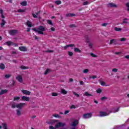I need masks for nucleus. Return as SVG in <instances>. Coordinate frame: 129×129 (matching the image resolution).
Wrapping results in <instances>:
<instances>
[{"instance_id":"nucleus-9","label":"nucleus","mask_w":129,"mask_h":129,"mask_svg":"<svg viewBox=\"0 0 129 129\" xmlns=\"http://www.w3.org/2000/svg\"><path fill=\"white\" fill-rule=\"evenodd\" d=\"M21 92L26 95H30L31 94V92L26 90H21Z\"/></svg>"},{"instance_id":"nucleus-27","label":"nucleus","mask_w":129,"mask_h":129,"mask_svg":"<svg viewBox=\"0 0 129 129\" xmlns=\"http://www.w3.org/2000/svg\"><path fill=\"white\" fill-rule=\"evenodd\" d=\"M100 83L102 86H107V85H106V83L103 81H100Z\"/></svg>"},{"instance_id":"nucleus-30","label":"nucleus","mask_w":129,"mask_h":129,"mask_svg":"<svg viewBox=\"0 0 129 129\" xmlns=\"http://www.w3.org/2000/svg\"><path fill=\"white\" fill-rule=\"evenodd\" d=\"M51 72V70L49 69H47L45 73H44V75H47V74H48L49 73V72Z\"/></svg>"},{"instance_id":"nucleus-64","label":"nucleus","mask_w":129,"mask_h":129,"mask_svg":"<svg viewBox=\"0 0 129 129\" xmlns=\"http://www.w3.org/2000/svg\"><path fill=\"white\" fill-rule=\"evenodd\" d=\"M51 31H52V32H54L55 31V28L54 27H51L50 29Z\"/></svg>"},{"instance_id":"nucleus-40","label":"nucleus","mask_w":129,"mask_h":129,"mask_svg":"<svg viewBox=\"0 0 129 129\" xmlns=\"http://www.w3.org/2000/svg\"><path fill=\"white\" fill-rule=\"evenodd\" d=\"M52 116H54V117H58V118H60V115L58 114H54L52 115Z\"/></svg>"},{"instance_id":"nucleus-62","label":"nucleus","mask_w":129,"mask_h":129,"mask_svg":"<svg viewBox=\"0 0 129 129\" xmlns=\"http://www.w3.org/2000/svg\"><path fill=\"white\" fill-rule=\"evenodd\" d=\"M102 27H106L107 26V23H103L102 24Z\"/></svg>"},{"instance_id":"nucleus-38","label":"nucleus","mask_w":129,"mask_h":129,"mask_svg":"<svg viewBox=\"0 0 129 129\" xmlns=\"http://www.w3.org/2000/svg\"><path fill=\"white\" fill-rule=\"evenodd\" d=\"M73 94L75 95L77 97H79L80 96V95L76 93V92H73Z\"/></svg>"},{"instance_id":"nucleus-7","label":"nucleus","mask_w":129,"mask_h":129,"mask_svg":"<svg viewBox=\"0 0 129 129\" xmlns=\"http://www.w3.org/2000/svg\"><path fill=\"white\" fill-rule=\"evenodd\" d=\"M117 39H111L109 45H112V44H114V45H117Z\"/></svg>"},{"instance_id":"nucleus-35","label":"nucleus","mask_w":129,"mask_h":129,"mask_svg":"<svg viewBox=\"0 0 129 129\" xmlns=\"http://www.w3.org/2000/svg\"><path fill=\"white\" fill-rule=\"evenodd\" d=\"M55 4H56V5H61V4H62V2L60 1H55Z\"/></svg>"},{"instance_id":"nucleus-34","label":"nucleus","mask_w":129,"mask_h":129,"mask_svg":"<svg viewBox=\"0 0 129 129\" xmlns=\"http://www.w3.org/2000/svg\"><path fill=\"white\" fill-rule=\"evenodd\" d=\"M47 23H48L49 25H50V26H53V22L50 20H47Z\"/></svg>"},{"instance_id":"nucleus-13","label":"nucleus","mask_w":129,"mask_h":129,"mask_svg":"<svg viewBox=\"0 0 129 129\" xmlns=\"http://www.w3.org/2000/svg\"><path fill=\"white\" fill-rule=\"evenodd\" d=\"M108 7L110 8H117V6L113 3H109L108 4Z\"/></svg>"},{"instance_id":"nucleus-39","label":"nucleus","mask_w":129,"mask_h":129,"mask_svg":"<svg viewBox=\"0 0 129 129\" xmlns=\"http://www.w3.org/2000/svg\"><path fill=\"white\" fill-rule=\"evenodd\" d=\"M52 96H58V93H55V92H52L51 93Z\"/></svg>"},{"instance_id":"nucleus-56","label":"nucleus","mask_w":129,"mask_h":129,"mask_svg":"<svg viewBox=\"0 0 129 129\" xmlns=\"http://www.w3.org/2000/svg\"><path fill=\"white\" fill-rule=\"evenodd\" d=\"M15 84H16V81H15L14 80H12V86H14V85H15Z\"/></svg>"},{"instance_id":"nucleus-49","label":"nucleus","mask_w":129,"mask_h":129,"mask_svg":"<svg viewBox=\"0 0 129 129\" xmlns=\"http://www.w3.org/2000/svg\"><path fill=\"white\" fill-rule=\"evenodd\" d=\"M67 46H68V48H69V47H75V45L74 44L67 45Z\"/></svg>"},{"instance_id":"nucleus-16","label":"nucleus","mask_w":129,"mask_h":129,"mask_svg":"<svg viewBox=\"0 0 129 129\" xmlns=\"http://www.w3.org/2000/svg\"><path fill=\"white\" fill-rule=\"evenodd\" d=\"M41 13V11H38L37 13H36V15L34 13H32V17L34 18L35 19H37L38 18V15H39V14Z\"/></svg>"},{"instance_id":"nucleus-29","label":"nucleus","mask_w":129,"mask_h":129,"mask_svg":"<svg viewBox=\"0 0 129 129\" xmlns=\"http://www.w3.org/2000/svg\"><path fill=\"white\" fill-rule=\"evenodd\" d=\"M67 91L65 90L64 89H61V93L62 94H67Z\"/></svg>"},{"instance_id":"nucleus-20","label":"nucleus","mask_w":129,"mask_h":129,"mask_svg":"<svg viewBox=\"0 0 129 129\" xmlns=\"http://www.w3.org/2000/svg\"><path fill=\"white\" fill-rule=\"evenodd\" d=\"M74 52H76L77 53H81V50H80L78 48L75 47L74 48Z\"/></svg>"},{"instance_id":"nucleus-5","label":"nucleus","mask_w":129,"mask_h":129,"mask_svg":"<svg viewBox=\"0 0 129 129\" xmlns=\"http://www.w3.org/2000/svg\"><path fill=\"white\" fill-rule=\"evenodd\" d=\"M79 124V120H74L71 123V126H73V127H76L77 125Z\"/></svg>"},{"instance_id":"nucleus-46","label":"nucleus","mask_w":129,"mask_h":129,"mask_svg":"<svg viewBox=\"0 0 129 129\" xmlns=\"http://www.w3.org/2000/svg\"><path fill=\"white\" fill-rule=\"evenodd\" d=\"M86 42L88 43H90V41H89V38H88V37H86Z\"/></svg>"},{"instance_id":"nucleus-58","label":"nucleus","mask_w":129,"mask_h":129,"mask_svg":"<svg viewBox=\"0 0 129 129\" xmlns=\"http://www.w3.org/2000/svg\"><path fill=\"white\" fill-rule=\"evenodd\" d=\"M117 69H113L112 70V72H115V73H116V72H117Z\"/></svg>"},{"instance_id":"nucleus-3","label":"nucleus","mask_w":129,"mask_h":129,"mask_svg":"<svg viewBox=\"0 0 129 129\" xmlns=\"http://www.w3.org/2000/svg\"><path fill=\"white\" fill-rule=\"evenodd\" d=\"M66 123H63L62 122H59L55 124V128H59V127H62L61 129H68L67 127H64L66 126Z\"/></svg>"},{"instance_id":"nucleus-61","label":"nucleus","mask_w":129,"mask_h":129,"mask_svg":"<svg viewBox=\"0 0 129 129\" xmlns=\"http://www.w3.org/2000/svg\"><path fill=\"white\" fill-rule=\"evenodd\" d=\"M70 112V110H66L64 111V114L66 115V114H67V113H69Z\"/></svg>"},{"instance_id":"nucleus-59","label":"nucleus","mask_w":129,"mask_h":129,"mask_svg":"<svg viewBox=\"0 0 129 129\" xmlns=\"http://www.w3.org/2000/svg\"><path fill=\"white\" fill-rule=\"evenodd\" d=\"M88 44L89 47H90L91 49H92V43L89 42Z\"/></svg>"},{"instance_id":"nucleus-47","label":"nucleus","mask_w":129,"mask_h":129,"mask_svg":"<svg viewBox=\"0 0 129 129\" xmlns=\"http://www.w3.org/2000/svg\"><path fill=\"white\" fill-rule=\"evenodd\" d=\"M90 79H91L92 78V79H95V78H97V76H91L89 77Z\"/></svg>"},{"instance_id":"nucleus-42","label":"nucleus","mask_w":129,"mask_h":129,"mask_svg":"<svg viewBox=\"0 0 129 129\" xmlns=\"http://www.w3.org/2000/svg\"><path fill=\"white\" fill-rule=\"evenodd\" d=\"M88 72H89V70L86 69L83 70V73H88Z\"/></svg>"},{"instance_id":"nucleus-24","label":"nucleus","mask_w":129,"mask_h":129,"mask_svg":"<svg viewBox=\"0 0 129 129\" xmlns=\"http://www.w3.org/2000/svg\"><path fill=\"white\" fill-rule=\"evenodd\" d=\"M26 25L28 26V27H29V28H31V27H33L32 23L29 21H28L26 22Z\"/></svg>"},{"instance_id":"nucleus-26","label":"nucleus","mask_w":129,"mask_h":129,"mask_svg":"<svg viewBox=\"0 0 129 129\" xmlns=\"http://www.w3.org/2000/svg\"><path fill=\"white\" fill-rule=\"evenodd\" d=\"M114 30L116 32H120V31H121V30H122V28H118L117 27H115Z\"/></svg>"},{"instance_id":"nucleus-14","label":"nucleus","mask_w":129,"mask_h":129,"mask_svg":"<svg viewBox=\"0 0 129 129\" xmlns=\"http://www.w3.org/2000/svg\"><path fill=\"white\" fill-rule=\"evenodd\" d=\"M19 50H20V51H22V52H27V48L24 46L19 47Z\"/></svg>"},{"instance_id":"nucleus-37","label":"nucleus","mask_w":129,"mask_h":129,"mask_svg":"<svg viewBox=\"0 0 129 129\" xmlns=\"http://www.w3.org/2000/svg\"><path fill=\"white\" fill-rule=\"evenodd\" d=\"M122 126H125V124H122L121 125L117 126V128H121Z\"/></svg>"},{"instance_id":"nucleus-53","label":"nucleus","mask_w":129,"mask_h":129,"mask_svg":"<svg viewBox=\"0 0 129 129\" xmlns=\"http://www.w3.org/2000/svg\"><path fill=\"white\" fill-rule=\"evenodd\" d=\"M11 75H5V78H6V79H8L9 78H10V77H11Z\"/></svg>"},{"instance_id":"nucleus-11","label":"nucleus","mask_w":129,"mask_h":129,"mask_svg":"<svg viewBox=\"0 0 129 129\" xmlns=\"http://www.w3.org/2000/svg\"><path fill=\"white\" fill-rule=\"evenodd\" d=\"M107 115H108V114H107V113L105 112H103V111H100L99 112V116L102 117V116H106Z\"/></svg>"},{"instance_id":"nucleus-18","label":"nucleus","mask_w":129,"mask_h":129,"mask_svg":"<svg viewBox=\"0 0 129 129\" xmlns=\"http://www.w3.org/2000/svg\"><path fill=\"white\" fill-rule=\"evenodd\" d=\"M22 109H17L16 110V114L18 116H21V115H22V112H21V110Z\"/></svg>"},{"instance_id":"nucleus-45","label":"nucleus","mask_w":129,"mask_h":129,"mask_svg":"<svg viewBox=\"0 0 129 129\" xmlns=\"http://www.w3.org/2000/svg\"><path fill=\"white\" fill-rule=\"evenodd\" d=\"M96 92H97V93L99 94V93H101L102 92V90H101V89H98L97 90Z\"/></svg>"},{"instance_id":"nucleus-57","label":"nucleus","mask_w":129,"mask_h":129,"mask_svg":"<svg viewBox=\"0 0 129 129\" xmlns=\"http://www.w3.org/2000/svg\"><path fill=\"white\" fill-rule=\"evenodd\" d=\"M49 129H56L57 128H56V127H54L52 125H50L49 127Z\"/></svg>"},{"instance_id":"nucleus-31","label":"nucleus","mask_w":129,"mask_h":129,"mask_svg":"<svg viewBox=\"0 0 129 129\" xmlns=\"http://www.w3.org/2000/svg\"><path fill=\"white\" fill-rule=\"evenodd\" d=\"M20 68H21V69H22L23 70H26V69H29V68H28V67H26V66H21V67H20Z\"/></svg>"},{"instance_id":"nucleus-15","label":"nucleus","mask_w":129,"mask_h":129,"mask_svg":"<svg viewBox=\"0 0 129 129\" xmlns=\"http://www.w3.org/2000/svg\"><path fill=\"white\" fill-rule=\"evenodd\" d=\"M75 16H76V15L73 13H69L66 15V17H67V18H69L71 17H75Z\"/></svg>"},{"instance_id":"nucleus-21","label":"nucleus","mask_w":129,"mask_h":129,"mask_svg":"<svg viewBox=\"0 0 129 129\" xmlns=\"http://www.w3.org/2000/svg\"><path fill=\"white\" fill-rule=\"evenodd\" d=\"M0 14L1 15V18H2V19H5L6 18L4 15V10H3V9H0Z\"/></svg>"},{"instance_id":"nucleus-41","label":"nucleus","mask_w":129,"mask_h":129,"mask_svg":"<svg viewBox=\"0 0 129 129\" xmlns=\"http://www.w3.org/2000/svg\"><path fill=\"white\" fill-rule=\"evenodd\" d=\"M68 55H69V56L72 57L73 56V52H72L71 51H68Z\"/></svg>"},{"instance_id":"nucleus-44","label":"nucleus","mask_w":129,"mask_h":129,"mask_svg":"<svg viewBox=\"0 0 129 129\" xmlns=\"http://www.w3.org/2000/svg\"><path fill=\"white\" fill-rule=\"evenodd\" d=\"M70 28H76V25L75 24H71L69 25Z\"/></svg>"},{"instance_id":"nucleus-6","label":"nucleus","mask_w":129,"mask_h":129,"mask_svg":"<svg viewBox=\"0 0 129 129\" xmlns=\"http://www.w3.org/2000/svg\"><path fill=\"white\" fill-rule=\"evenodd\" d=\"M92 113L89 112V113L84 114L83 116V118L87 119V118H90V117H92Z\"/></svg>"},{"instance_id":"nucleus-48","label":"nucleus","mask_w":129,"mask_h":129,"mask_svg":"<svg viewBox=\"0 0 129 129\" xmlns=\"http://www.w3.org/2000/svg\"><path fill=\"white\" fill-rule=\"evenodd\" d=\"M20 99V97H14V101H16V100H19Z\"/></svg>"},{"instance_id":"nucleus-36","label":"nucleus","mask_w":129,"mask_h":129,"mask_svg":"<svg viewBox=\"0 0 129 129\" xmlns=\"http://www.w3.org/2000/svg\"><path fill=\"white\" fill-rule=\"evenodd\" d=\"M26 12V10L19 9L18 10V13H25Z\"/></svg>"},{"instance_id":"nucleus-54","label":"nucleus","mask_w":129,"mask_h":129,"mask_svg":"<svg viewBox=\"0 0 129 129\" xmlns=\"http://www.w3.org/2000/svg\"><path fill=\"white\" fill-rule=\"evenodd\" d=\"M106 99H107V97H102L101 98V100H102V101H104L105 100H106Z\"/></svg>"},{"instance_id":"nucleus-63","label":"nucleus","mask_w":129,"mask_h":129,"mask_svg":"<svg viewBox=\"0 0 129 129\" xmlns=\"http://www.w3.org/2000/svg\"><path fill=\"white\" fill-rule=\"evenodd\" d=\"M124 58H126V59H127L128 60H129V55H127L126 56H125L124 57Z\"/></svg>"},{"instance_id":"nucleus-8","label":"nucleus","mask_w":129,"mask_h":129,"mask_svg":"<svg viewBox=\"0 0 129 129\" xmlns=\"http://www.w3.org/2000/svg\"><path fill=\"white\" fill-rule=\"evenodd\" d=\"M9 33L11 36H15L18 33V30H12L10 31Z\"/></svg>"},{"instance_id":"nucleus-55","label":"nucleus","mask_w":129,"mask_h":129,"mask_svg":"<svg viewBox=\"0 0 129 129\" xmlns=\"http://www.w3.org/2000/svg\"><path fill=\"white\" fill-rule=\"evenodd\" d=\"M71 109H72L73 108H76V106L75 105H72L70 107Z\"/></svg>"},{"instance_id":"nucleus-1","label":"nucleus","mask_w":129,"mask_h":129,"mask_svg":"<svg viewBox=\"0 0 129 129\" xmlns=\"http://www.w3.org/2000/svg\"><path fill=\"white\" fill-rule=\"evenodd\" d=\"M33 31H34L36 33H38V34H41V35H44V31H45V28L44 26H39L37 29L33 28L32 29Z\"/></svg>"},{"instance_id":"nucleus-50","label":"nucleus","mask_w":129,"mask_h":129,"mask_svg":"<svg viewBox=\"0 0 129 129\" xmlns=\"http://www.w3.org/2000/svg\"><path fill=\"white\" fill-rule=\"evenodd\" d=\"M126 38H124V37H123V38H121L120 39V41L121 42H124V41H126Z\"/></svg>"},{"instance_id":"nucleus-51","label":"nucleus","mask_w":129,"mask_h":129,"mask_svg":"<svg viewBox=\"0 0 129 129\" xmlns=\"http://www.w3.org/2000/svg\"><path fill=\"white\" fill-rule=\"evenodd\" d=\"M90 55H91V56L92 57H95V58L97 57V55H95L94 53H91L90 54Z\"/></svg>"},{"instance_id":"nucleus-22","label":"nucleus","mask_w":129,"mask_h":129,"mask_svg":"<svg viewBox=\"0 0 129 129\" xmlns=\"http://www.w3.org/2000/svg\"><path fill=\"white\" fill-rule=\"evenodd\" d=\"M119 111V107L116 108H113L112 109V112L115 113V112H118V111Z\"/></svg>"},{"instance_id":"nucleus-32","label":"nucleus","mask_w":129,"mask_h":129,"mask_svg":"<svg viewBox=\"0 0 129 129\" xmlns=\"http://www.w3.org/2000/svg\"><path fill=\"white\" fill-rule=\"evenodd\" d=\"M127 18H124L123 19V22L121 24V25H122V24H127Z\"/></svg>"},{"instance_id":"nucleus-17","label":"nucleus","mask_w":129,"mask_h":129,"mask_svg":"<svg viewBox=\"0 0 129 129\" xmlns=\"http://www.w3.org/2000/svg\"><path fill=\"white\" fill-rule=\"evenodd\" d=\"M8 91V90L7 89L2 90L1 91H0V95H3V94H6V93H7Z\"/></svg>"},{"instance_id":"nucleus-10","label":"nucleus","mask_w":129,"mask_h":129,"mask_svg":"<svg viewBox=\"0 0 129 129\" xmlns=\"http://www.w3.org/2000/svg\"><path fill=\"white\" fill-rule=\"evenodd\" d=\"M21 99L24 101H30V97L25 96L21 97Z\"/></svg>"},{"instance_id":"nucleus-28","label":"nucleus","mask_w":129,"mask_h":129,"mask_svg":"<svg viewBox=\"0 0 129 129\" xmlns=\"http://www.w3.org/2000/svg\"><path fill=\"white\" fill-rule=\"evenodd\" d=\"M2 22L1 24V26L2 27H3L4 26L6 25V21H5V20L2 19Z\"/></svg>"},{"instance_id":"nucleus-33","label":"nucleus","mask_w":129,"mask_h":129,"mask_svg":"<svg viewBox=\"0 0 129 129\" xmlns=\"http://www.w3.org/2000/svg\"><path fill=\"white\" fill-rule=\"evenodd\" d=\"M2 125H3L4 129H8V126H7V123H2Z\"/></svg>"},{"instance_id":"nucleus-60","label":"nucleus","mask_w":129,"mask_h":129,"mask_svg":"<svg viewBox=\"0 0 129 129\" xmlns=\"http://www.w3.org/2000/svg\"><path fill=\"white\" fill-rule=\"evenodd\" d=\"M83 6H87L88 5V2L86 1L83 3Z\"/></svg>"},{"instance_id":"nucleus-52","label":"nucleus","mask_w":129,"mask_h":129,"mask_svg":"<svg viewBox=\"0 0 129 129\" xmlns=\"http://www.w3.org/2000/svg\"><path fill=\"white\" fill-rule=\"evenodd\" d=\"M8 46H11L12 45V41H8L6 42Z\"/></svg>"},{"instance_id":"nucleus-23","label":"nucleus","mask_w":129,"mask_h":129,"mask_svg":"<svg viewBox=\"0 0 129 129\" xmlns=\"http://www.w3.org/2000/svg\"><path fill=\"white\" fill-rule=\"evenodd\" d=\"M84 96H92V94H89L88 92H85V93H84Z\"/></svg>"},{"instance_id":"nucleus-12","label":"nucleus","mask_w":129,"mask_h":129,"mask_svg":"<svg viewBox=\"0 0 129 129\" xmlns=\"http://www.w3.org/2000/svg\"><path fill=\"white\" fill-rule=\"evenodd\" d=\"M16 79L19 82H20V83H23V78H22V76L16 77Z\"/></svg>"},{"instance_id":"nucleus-19","label":"nucleus","mask_w":129,"mask_h":129,"mask_svg":"<svg viewBox=\"0 0 129 129\" xmlns=\"http://www.w3.org/2000/svg\"><path fill=\"white\" fill-rule=\"evenodd\" d=\"M6 69V66H5V64L1 63H0V69L1 70H5Z\"/></svg>"},{"instance_id":"nucleus-2","label":"nucleus","mask_w":129,"mask_h":129,"mask_svg":"<svg viewBox=\"0 0 129 129\" xmlns=\"http://www.w3.org/2000/svg\"><path fill=\"white\" fill-rule=\"evenodd\" d=\"M24 105H26V103H21L17 104L16 105H15V104H12L11 107L12 108H16V107H17V108H19V109H22V108L24 107Z\"/></svg>"},{"instance_id":"nucleus-25","label":"nucleus","mask_w":129,"mask_h":129,"mask_svg":"<svg viewBox=\"0 0 129 129\" xmlns=\"http://www.w3.org/2000/svg\"><path fill=\"white\" fill-rule=\"evenodd\" d=\"M20 5H21V6H23V7H26V6L28 5V4L27 3V1H23L20 4Z\"/></svg>"},{"instance_id":"nucleus-4","label":"nucleus","mask_w":129,"mask_h":129,"mask_svg":"<svg viewBox=\"0 0 129 129\" xmlns=\"http://www.w3.org/2000/svg\"><path fill=\"white\" fill-rule=\"evenodd\" d=\"M58 123L59 122V120H56V119H50L49 121H46V123H47V124H50L51 125H53L55 124V123Z\"/></svg>"},{"instance_id":"nucleus-43","label":"nucleus","mask_w":129,"mask_h":129,"mask_svg":"<svg viewBox=\"0 0 129 129\" xmlns=\"http://www.w3.org/2000/svg\"><path fill=\"white\" fill-rule=\"evenodd\" d=\"M45 53H53L54 50H47L45 51Z\"/></svg>"}]
</instances>
